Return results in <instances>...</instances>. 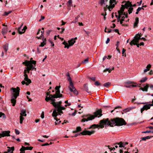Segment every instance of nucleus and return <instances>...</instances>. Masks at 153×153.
<instances>
[{"instance_id":"5fc2aeb1","label":"nucleus","mask_w":153,"mask_h":153,"mask_svg":"<svg viewBox=\"0 0 153 153\" xmlns=\"http://www.w3.org/2000/svg\"><path fill=\"white\" fill-rule=\"evenodd\" d=\"M3 116V118H4L5 117V115L4 114L1 112H0V117H1L2 116Z\"/></svg>"},{"instance_id":"c85d7f7f","label":"nucleus","mask_w":153,"mask_h":153,"mask_svg":"<svg viewBox=\"0 0 153 153\" xmlns=\"http://www.w3.org/2000/svg\"><path fill=\"white\" fill-rule=\"evenodd\" d=\"M99 126L98 124H93L88 129H90L91 128H98Z\"/></svg>"},{"instance_id":"b1692460","label":"nucleus","mask_w":153,"mask_h":153,"mask_svg":"<svg viewBox=\"0 0 153 153\" xmlns=\"http://www.w3.org/2000/svg\"><path fill=\"white\" fill-rule=\"evenodd\" d=\"M26 113V110H24V109H22L21 111V112L20 113V116L23 115V116H27V114Z\"/></svg>"},{"instance_id":"f704fd0d","label":"nucleus","mask_w":153,"mask_h":153,"mask_svg":"<svg viewBox=\"0 0 153 153\" xmlns=\"http://www.w3.org/2000/svg\"><path fill=\"white\" fill-rule=\"evenodd\" d=\"M114 68L113 67L112 69H109L108 68H106L103 71L104 72H106V71H108L109 73H110L112 70H114Z\"/></svg>"},{"instance_id":"c756f323","label":"nucleus","mask_w":153,"mask_h":153,"mask_svg":"<svg viewBox=\"0 0 153 153\" xmlns=\"http://www.w3.org/2000/svg\"><path fill=\"white\" fill-rule=\"evenodd\" d=\"M119 145V147L120 148L123 147V144H122V142L120 141L119 143H114V145Z\"/></svg>"},{"instance_id":"bf43d9fd","label":"nucleus","mask_w":153,"mask_h":153,"mask_svg":"<svg viewBox=\"0 0 153 153\" xmlns=\"http://www.w3.org/2000/svg\"><path fill=\"white\" fill-rule=\"evenodd\" d=\"M105 0H100V4L101 5H102L103 4H105V3H104Z\"/></svg>"},{"instance_id":"72a5a7b5","label":"nucleus","mask_w":153,"mask_h":153,"mask_svg":"<svg viewBox=\"0 0 153 153\" xmlns=\"http://www.w3.org/2000/svg\"><path fill=\"white\" fill-rule=\"evenodd\" d=\"M62 44L65 45V48H69V46H68V44L65 41H64V42L62 43Z\"/></svg>"},{"instance_id":"aec40b11","label":"nucleus","mask_w":153,"mask_h":153,"mask_svg":"<svg viewBox=\"0 0 153 153\" xmlns=\"http://www.w3.org/2000/svg\"><path fill=\"white\" fill-rule=\"evenodd\" d=\"M8 45H9L8 43H6L3 46V48L6 52H7L8 49Z\"/></svg>"},{"instance_id":"5701e85b","label":"nucleus","mask_w":153,"mask_h":153,"mask_svg":"<svg viewBox=\"0 0 153 153\" xmlns=\"http://www.w3.org/2000/svg\"><path fill=\"white\" fill-rule=\"evenodd\" d=\"M22 147L24 149L23 150L24 151L25 150H31L33 149V147H28L27 146L25 147L22 146Z\"/></svg>"},{"instance_id":"e2e57ef3","label":"nucleus","mask_w":153,"mask_h":153,"mask_svg":"<svg viewBox=\"0 0 153 153\" xmlns=\"http://www.w3.org/2000/svg\"><path fill=\"white\" fill-rule=\"evenodd\" d=\"M41 117V118L42 119H43L44 118V113L43 111L42 112Z\"/></svg>"},{"instance_id":"864d4df0","label":"nucleus","mask_w":153,"mask_h":153,"mask_svg":"<svg viewBox=\"0 0 153 153\" xmlns=\"http://www.w3.org/2000/svg\"><path fill=\"white\" fill-rule=\"evenodd\" d=\"M88 78L89 79H91L94 81H95L96 80V77H88Z\"/></svg>"},{"instance_id":"4d7b16f0","label":"nucleus","mask_w":153,"mask_h":153,"mask_svg":"<svg viewBox=\"0 0 153 153\" xmlns=\"http://www.w3.org/2000/svg\"><path fill=\"white\" fill-rule=\"evenodd\" d=\"M36 64V61L34 60H32L31 61H30V64H33L34 65H35Z\"/></svg>"},{"instance_id":"4468645a","label":"nucleus","mask_w":153,"mask_h":153,"mask_svg":"<svg viewBox=\"0 0 153 153\" xmlns=\"http://www.w3.org/2000/svg\"><path fill=\"white\" fill-rule=\"evenodd\" d=\"M139 42V40L138 39L134 38L133 39L130 43V44L132 46L133 45H135L136 43H138Z\"/></svg>"},{"instance_id":"cd10ccee","label":"nucleus","mask_w":153,"mask_h":153,"mask_svg":"<svg viewBox=\"0 0 153 153\" xmlns=\"http://www.w3.org/2000/svg\"><path fill=\"white\" fill-rule=\"evenodd\" d=\"M68 80L70 82V87H73L74 85L72 81L71 78L70 77H69L68 78Z\"/></svg>"},{"instance_id":"09e8293b","label":"nucleus","mask_w":153,"mask_h":153,"mask_svg":"<svg viewBox=\"0 0 153 153\" xmlns=\"http://www.w3.org/2000/svg\"><path fill=\"white\" fill-rule=\"evenodd\" d=\"M68 6H71L72 4V0H69L68 1Z\"/></svg>"},{"instance_id":"39448f33","label":"nucleus","mask_w":153,"mask_h":153,"mask_svg":"<svg viewBox=\"0 0 153 153\" xmlns=\"http://www.w3.org/2000/svg\"><path fill=\"white\" fill-rule=\"evenodd\" d=\"M61 86L59 85V86H56L55 88V90H56L55 92V94L53 95H51L52 97L53 98H60L62 96V95L60 94L59 88H60Z\"/></svg>"},{"instance_id":"3c124183","label":"nucleus","mask_w":153,"mask_h":153,"mask_svg":"<svg viewBox=\"0 0 153 153\" xmlns=\"http://www.w3.org/2000/svg\"><path fill=\"white\" fill-rule=\"evenodd\" d=\"M141 9H142V7H139L137 10V12L136 13V14H138L139 11H140Z\"/></svg>"},{"instance_id":"79ce46f5","label":"nucleus","mask_w":153,"mask_h":153,"mask_svg":"<svg viewBox=\"0 0 153 153\" xmlns=\"http://www.w3.org/2000/svg\"><path fill=\"white\" fill-rule=\"evenodd\" d=\"M24 118L23 117V115L20 116V123L22 124L23 123V120H24Z\"/></svg>"},{"instance_id":"69168bd1","label":"nucleus","mask_w":153,"mask_h":153,"mask_svg":"<svg viewBox=\"0 0 153 153\" xmlns=\"http://www.w3.org/2000/svg\"><path fill=\"white\" fill-rule=\"evenodd\" d=\"M79 17H80V16L79 15H78L75 18V22H77V21H78V19Z\"/></svg>"},{"instance_id":"603ef678","label":"nucleus","mask_w":153,"mask_h":153,"mask_svg":"<svg viewBox=\"0 0 153 153\" xmlns=\"http://www.w3.org/2000/svg\"><path fill=\"white\" fill-rule=\"evenodd\" d=\"M46 43H44V42H41V44L39 45V47H43L45 45H46Z\"/></svg>"},{"instance_id":"e433bc0d","label":"nucleus","mask_w":153,"mask_h":153,"mask_svg":"<svg viewBox=\"0 0 153 153\" xmlns=\"http://www.w3.org/2000/svg\"><path fill=\"white\" fill-rule=\"evenodd\" d=\"M133 10V8L132 7H129L128 11L129 14H130L132 13Z\"/></svg>"},{"instance_id":"a211bd4d","label":"nucleus","mask_w":153,"mask_h":153,"mask_svg":"<svg viewBox=\"0 0 153 153\" xmlns=\"http://www.w3.org/2000/svg\"><path fill=\"white\" fill-rule=\"evenodd\" d=\"M69 45L68 46H69V47L70 46H71L73 45L74 43L76 42V41H74V39H71V40H69L68 41Z\"/></svg>"},{"instance_id":"bb28decb","label":"nucleus","mask_w":153,"mask_h":153,"mask_svg":"<svg viewBox=\"0 0 153 153\" xmlns=\"http://www.w3.org/2000/svg\"><path fill=\"white\" fill-rule=\"evenodd\" d=\"M50 93H51V92L50 91H49V92H47L46 93V97L45 99V100L47 101V100H46V98H48V97H50V98H52V96H51V95H53L52 94H50Z\"/></svg>"},{"instance_id":"9b49d317","label":"nucleus","mask_w":153,"mask_h":153,"mask_svg":"<svg viewBox=\"0 0 153 153\" xmlns=\"http://www.w3.org/2000/svg\"><path fill=\"white\" fill-rule=\"evenodd\" d=\"M69 88L71 92H73L74 94L76 95L78 94V92L76 90V88L74 87V85L73 87H69Z\"/></svg>"},{"instance_id":"ea45409f","label":"nucleus","mask_w":153,"mask_h":153,"mask_svg":"<svg viewBox=\"0 0 153 153\" xmlns=\"http://www.w3.org/2000/svg\"><path fill=\"white\" fill-rule=\"evenodd\" d=\"M125 9V7H124V5L123 4L121 5V7L120 8V10H119L118 11H120L121 12H124Z\"/></svg>"},{"instance_id":"4be33fe9","label":"nucleus","mask_w":153,"mask_h":153,"mask_svg":"<svg viewBox=\"0 0 153 153\" xmlns=\"http://www.w3.org/2000/svg\"><path fill=\"white\" fill-rule=\"evenodd\" d=\"M139 22V18L136 17L135 19V21L134 23V27H137V25Z\"/></svg>"},{"instance_id":"2eb2a0df","label":"nucleus","mask_w":153,"mask_h":153,"mask_svg":"<svg viewBox=\"0 0 153 153\" xmlns=\"http://www.w3.org/2000/svg\"><path fill=\"white\" fill-rule=\"evenodd\" d=\"M8 149L7 150V152H5L4 153H13V152L14 150V146L11 147H7Z\"/></svg>"},{"instance_id":"c03bdc74","label":"nucleus","mask_w":153,"mask_h":153,"mask_svg":"<svg viewBox=\"0 0 153 153\" xmlns=\"http://www.w3.org/2000/svg\"><path fill=\"white\" fill-rule=\"evenodd\" d=\"M118 13L119 14V16L121 17L122 15H123V12H121L120 11H118Z\"/></svg>"},{"instance_id":"f8f14e48","label":"nucleus","mask_w":153,"mask_h":153,"mask_svg":"<svg viewBox=\"0 0 153 153\" xmlns=\"http://www.w3.org/2000/svg\"><path fill=\"white\" fill-rule=\"evenodd\" d=\"M24 80L26 82V85H28L31 82V80L30 79H28L27 74L25 75V77Z\"/></svg>"},{"instance_id":"338daca9","label":"nucleus","mask_w":153,"mask_h":153,"mask_svg":"<svg viewBox=\"0 0 153 153\" xmlns=\"http://www.w3.org/2000/svg\"><path fill=\"white\" fill-rule=\"evenodd\" d=\"M123 15L125 16V17L126 18H127L128 17V14L127 13L123 12Z\"/></svg>"},{"instance_id":"6e6d98bb","label":"nucleus","mask_w":153,"mask_h":153,"mask_svg":"<svg viewBox=\"0 0 153 153\" xmlns=\"http://www.w3.org/2000/svg\"><path fill=\"white\" fill-rule=\"evenodd\" d=\"M100 83H99L98 81H96L94 83V85L96 86H98L100 85Z\"/></svg>"},{"instance_id":"052dcab7","label":"nucleus","mask_w":153,"mask_h":153,"mask_svg":"<svg viewBox=\"0 0 153 153\" xmlns=\"http://www.w3.org/2000/svg\"><path fill=\"white\" fill-rule=\"evenodd\" d=\"M122 144H123V148H124L125 146L126 145L128 144V143L127 142H122Z\"/></svg>"},{"instance_id":"1a4fd4ad","label":"nucleus","mask_w":153,"mask_h":153,"mask_svg":"<svg viewBox=\"0 0 153 153\" xmlns=\"http://www.w3.org/2000/svg\"><path fill=\"white\" fill-rule=\"evenodd\" d=\"M153 106V103L151 104H146L144 105L143 107L142 108H141L140 110L141 112V113H143V112L145 110H147L149 109L150 108L151 106Z\"/></svg>"},{"instance_id":"0e129e2a","label":"nucleus","mask_w":153,"mask_h":153,"mask_svg":"<svg viewBox=\"0 0 153 153\" xmlns=\"http://www.w3.org/2000/svg\"><path fill=\"white\" fill-rule=\"evenodd\" d=\"M23 25V24H22L18 28V33H19V32L21 31L20 30L21 29V28L22 27V26Z\"/></svg>"},{"instance_id":"37998d69","label":"nucleus","mask_w":153,"mask_h":153,"mask_svg":"<svg viewBox=\"0 0 153 153\" xmlns=\"http://www.w3.org/2000/svg\"><path fill=\"white\" fill-rule=\"evenodd\" d=\"M112 30L111 29H107L106 27L105 28V32H107L108 33H110L111 32V31Z\"/></svg>"},{"instance_id":"f03ea898","label":"nucleus","mask_w":153,"mask_h":153,"mask_svg":"<svg viewBox=\"0 0 153 153\" xmlns=\"http://www.w3.org/2000/svg\"><path fill=\"white\" fill-rule=\"evenodd\" d=\"M102 110L99 109L94 113V115H91L90 114L83 115L82 116V117L83 118V119L81 120V122H84L85 121L92 120L97 117H100L102 115Z\"/></svg>"},{"instance_id":"f257e3e1","label":"nucleus","mask_w":153,"mask_h":153,"mask_svg":"<svg viewBox=\"0 0 153 153\" xmlns=\"http://www.w3.org/2000/svg\"><path fill=\"white\" fill-rule=\"evenodd\" d=\"M55 98H56L52 97V98H51L50 97H48L47 98L46 100L47 102H48L50 100H51L52 102H51V103L55 108V109H53L52 114V116L53 117H54V119L58 121L59 120V119H58L57 116L58 115H61L62 114H63V112L62 110H65L66 108L61 105L62 102L61 101L59 102H55L56 100Z\"/></svg>"},{"instance_id":"7ed1b4c3","label":"nucleus","mask_w":153,"mask_h":153,"mask_svg":"<svg viewBox=\"0 0 153 153\" xmlns=\"http://www.w3.org/2000/svg\"><path fill=\"white\" fill-rule=\"evenodd\" d=\"M111 125L114 126H121L123 125H126V123L124 119L122 118L117 117L111 119L110 120Z\"/></svg>"},{"instance_id":"0eeeda50","label":"nucleus","mask_w":153,"mask_h":153,"mask_svg":"<svg viewBox=\"0 0 153 153\" xmlns=\"http://www.w3.org/2000/svg\"><path fill=\"white\" fill-rule=\"evenodd\" d=\"M138 85L137 83H134V82L128 81L126 82V84L125 86L127 88H131L132 87H136Z\"/></svg>"},{"instance_id":"680f3d73","label":"nucleus","mask_w":153,"mask_h":153,"mask_svg":"<svg viewBox=\"0 0 153 153\" xmlns=\"http://www.w3.org/2000/svg\"><path fill=\"white\" fill-rule=\"evenodd\" d=\"M15 131L16 133L17 134H20L19 131L18 130L16 129H15Z\"/></svg>"},{"instance_id":"a19ab883","label":"nucleus","mask_w":153,"mask_h":153,"mask_svg":"<svg viewBox=\"0 0 153 153\" xmlns=\"http://www.w3.org/2000/svg\"><path fill=\"white\" fill-rule=\"evenodd\" d=\"M12 12V11L11 10L9 11L8 12H5L4 14H3V16H7L10 13H11Z\"/></svg>"},{"instance_id":"dca6fc26","label":"nucleus","mask_w":153,"mask_h":153,"mask_svg":"<svg viewBox=\"0 0 153 153\" xmlns=\"http://www.w3.org/2000/svg\"><path fill=\"white\" fill-rule=\"evenodd\" d=\"M124 5L125 8H126V9H128V7H132V4L129 1H128Z\"/></svg>"},{"instance_id":"f3484780","label":"nucleus","mask_w":153,"mask_h":153,"mask_svg":"<svg viewBox=\"0 0 153 153\" xmlns=\"http://www.w3.org/2000/svg\"><path fill=\"white\" fill-rule=\"evenodd\" d=\"M149 87V85L147 84L146 86H145L144 88H141L140 89L142 90L143 91H148V89Z\"/></svg>"},{"instance_id":"4c0bfd02","label":"nucleus","mask_w":153,"mask_h":153,"mask_svg":"<svg viewBox=\"0 0 153 153\" xmlns=\"http://www.w3.org/2000/svg\"><path fill=\"white\" fill-rule=\"evenodd\" d=\"M147 79L148 78L146 77H143L140 80V82L141 83L145 82L147 80Z\"/></svg>"},{"instance_id":"6ab92c4d","label":"nucleus","mask_w":153,"mask_h":153,"mask_svg":"<svg viewBox=\"0 0 153 153\" xmlns=\"http://www.w3.org/2000/svg\"><path fill=\"white\" fill-rule=\"evenodd\" d=\"M7 32V27H4L2 30L1 33L3 35L6 34Z\"/></svg>"},{"instance_id":"8fccbe9b","label":"nucleus","mask_w":153,"mask_h":153,"mask_svg":"<svg viewBox=\"0 0 153 153\" xmlns=\"http://www.w3.org/2000/svg\"><path fill=\"white\" fill-rule=\"evenodd\" d=\"M106 7L110 11H111V10L113 9L111 7V6H108V5H106Z\"/></svg>"},{"instance_id":"a18cd8bd","label":"nucleus","mask_w":153,"mask_h":153,"mask_svg":"<svg viewBox=\"0 0 153 153\" xmlns=\"http://www.w3.org/2000/svg\"><path fill=\"white\" fill-rule=\"evenodd\" d=\"M142 133H153V130L152 131H143L142 132Z\"/></svg>"},{"instance_id":"774afa93","label":"nucleus","mask_w":153,"mask_h":153,"mask_svg":"<svg viewBox=\"0 0 153 153\" xmlns=\"http://www.w3.org/2000/svg\"><path fill=\"white\" fill-rule=\"evenodd\" d=\"M151 65L149 64L147 65L146 68H147L148 69H149V70H150V69L151 68Z\"/></svg>"},{"instance_id":"7c9ffc66","label":"nucleus","mask_w":153,"mask_h":153,"mask_svg":"<svg viewBox=\"0 0 153 153\" xmlns=\"http://www.w3.org/2000/svg\"><path fill=\"white\" fill-rule=\"evenodd\" d=\"M11 102L13 104L12 105L13 106H14L16 104V100L14 98H11Z\"/></svg>"},{"instance_id":"412c9836","label":"nucleus","mask_w":153,"mask_h":153,"mask_svg":"<svg viewBox=\"0 0 153 153\" xmlns=\"http://www.w3.org/2000/svg\"><path fill=\"white\" fill-rule=\"evenodd\" d=\"M152 137H153L152 136H147L146 137H142L141 138V140L140 141H141V140H146V139H149Z\"/></svg>"},{"instance_id":"423d86ee","label":"nucleus","mask_w":153,"mask_h":153,"mask_svg":"<svg viewBox=\"0 0 153 153\" xmlns=\"http://www.w3.org/2000/svg\"><path fill=\"white\" fill-rule=\"evenodd\" d=\"M12 89L13 90V92L14 93L12 94L13 96L11 97V98H14L16 100L19 95V90H20L19 88L18 87L16 88H13Z\"/></svg>"},{"instance_id":"49530a36","label":"nucleus","mask_w":153,"mask_h":153,"mask_svg":"<svg viewBox=\"0 0 153 153\" xmlns=\"http://www.w3.org/2000/svg\"><path fill=\"white\" fill-rule=\"evenodd\" d=\"M139 35V33H138L137 34L136 36L134 37V38H136V39H137L138 40H139L140 39H141V38L140 37V36H138Z\"/></svg>"},{"instance_id":"13d9d810","label":"nucleus","mask_w":153,"mask_h":153,"mask_svg":"<svg viewBox=\"0 0 153 153\" xmlns=\"http://www.w3.org/2000/svg\"><path fill=\"white\" fill-rule=\"evenodd\" d=\"M131 110V109H130L129 108H126L125 109V110H124L123 111L125 112H127Z\"/></svg>"},{"instance_id":"393cba45","label":"nucleus","mask_w":153,"mask_h":153,"mask_svg":"<svg viewBox=\"0 0 153 153\" xmlns=\"http://www.w3.org/2000/svg\"><path fill=\"white\" fill-rule=\"evenodd\" d=\"M118 2V1L116 0H110L109 3L110 4H113L114 3V4H116Z\"/></svg>"},{"instance_id":"c9c22d12","label":"nucleus","mask_w":153,"mask_h":153,"mask_svg":"<svg viewBox=\"0 0 153 153\" xmlns=\"http://www.w3.org/2000/svg\"><path fill=\"white\" fill-rule=\"evenodd\" d=\"M111 83L110 82H108L106 83H104L103 86H104V87H106V88H108L110 85H111Z\"/></svg>"},{"instance_id":"ddd939ff","label":"nucleus","mask_w":153,"mask_h":153,"mask_svg":"<svg viewBox=\"0 0 153 153\" xmlns=\"http://www.w3.org/2000/svg\"><path fill=\"white\" fill-rule=\"evenodd\" d=\"M10 131H3L2 132V136H1L2 137H4L5 136H10Z\"/></svg>"},{"instance_id":"2f4dec72","label":"nucleus","mask_w":153,"mask_h":153,"mask_svg":"<svg viewBox=\"0 0 153 153\" xmlns=\"http://www.w3.org/2000/svg\"><path fill=\"white\" fill-rule=\"evenodd\" d=\"M22 64L25 65L26 66H28L30 64V61H28L26 60L25 62H23Z\"/></svg>"},{"instance_id":"20e7f679","label":"nucleus","mask_w":153,"mask_h":153,"mask_svg":"<svg viewBox=\"0 0 153 153\" xmlns=\"http://www.w3.org/2000/svg\"><path fill=\"white\" fill-rule=\"evenodd\" d=\"M107 123V125L110 126L111 127H114V126L111 125L110 121L109 120V119L108 118L106 119H104L100 120L99 123V125L98 127H100L101 128H104V125H106Z\"/></svg>"},{"instance_id":"a878e982","label":"nucleus","mask_w":153,"mask_h":153,"mask_svg":"<svg viewBox=\"0 0 153 153\" xmlns=\"http://www.w3.org/2000/svg\"><path fill=\"white\" fill-rule=\"evenodd\" d=\"M81 128L80 127H77L76 128V130L74 131H73V133H76L77 132H79L81 131Z\"/></svg>"},{"instance_id":"9d476101","label":"nucleus","mask_w":153,"mask_h":153,"mask_svg":"<svg viewBox=\"0 0 153 153\" xmlns=\"http://www.w3.org/2000/svg\"><path fill=\"white\" fill-rule=\"evenodd\" d=\"M27 73H29L30 70H33L34 69H35L36 71V69L33 66V65L32 64H30L26 68Z\"/></svg>"},{"instance_id":"6e6552de","label":"nucleus","mask_w":153,"mask_h":153,"mask_svg":"<svg viewBox=\"0 0 153 153\" xmlns=\"http://www.w3.org/2000/svg\"><path fill=\"white\" fill-rule=\"evenodd\" d=\"M95 132V131L94 130H93L91 131H90L88 130H85L83 131L80 132V134L82 135H91L92 134H93Z\"/></svg>"},{"instance_id":"58836bf2","label":"nucleus","mask_w":153,"mask_h":153,"mask_svg":"<svg viewBox=\"0 0 153 153\" xmlns=\"http://www.w3.org/2000/svg\"><path fill=\"white\" fill-rule=\"evenodd\" d=\"M27 27L26 26H25L23 28V30H24V31H23V32L19 31V34H22L24 33L25 32V30L26 29H27Z\"/></svg>"},{"instance_id":"473e14b6","label":"nucleus","mask_w":153,"mask_h":153,"mask_svg":"<svg viewBox=\"0 0 153 153\" xmlns=\"http://www.w3.org/2000/svg\"><path fill=\"white\" fill-rule=\"evenodd\" d=\"M83 87H84V90H85L87 92H88V86H87V84H85L83 86Z\"/></svg>"},{"instance_id":"de8ad7c7","label":"nucleus","mask_w":153,"mask_h":153,"mask_svg":"<svg viewBox=\"0 0 153 153\" xmlns=\"http://www.w3.org/2000/svg\"><path fill=\"white\" fill-rule=\"evenodd\" d=\"M88 58L85 59L84 61L82 62V63H83L86 64L88 62Z\"/></svg>"}]
</instances>
